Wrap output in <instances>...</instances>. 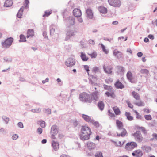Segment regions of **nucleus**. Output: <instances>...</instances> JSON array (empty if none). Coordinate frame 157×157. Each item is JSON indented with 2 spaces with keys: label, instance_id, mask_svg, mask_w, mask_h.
I'll use <instances>...</instances> for the list:
<instances>
[{
  "label": "nucleus",
  "instance_id": "nucleus-42",
  "mask_svg": "<svg viewBox=\"0 0 157 157\" xmlns=\"http://www.w3.org/2000/svg\"><path fill=\"white\" fill-rule=\"evenodd\" d=\"M134 112L135 113L136 115V117L138 119H141L142 118V116L140 115L139 113L136 110H134Z\"/></svg>",
  "mask_w": 157,
  "mask_h": 157
},
{
  "label": "nucleus",
  "instance_id": "nucleus-9",
  "mask_svg": "<svg viewBox=\"0 0 157 157\" xmlns=\"http://www.w3.org/2000/svg\"><path fill=\"white\" fill-rule=\"evenodd\" d=\"M127 79L132 83H135L136 81L134 78L132 74L131 71H128L126 74Z\"/></svg>",
  "mask_w": 157,
  "mask_h": 157
},
{
  "label": "nucleus",
  "instance_id": "nucleus-29",
  "mask_svg": "<svg viewBox=\"0 0 157 157\" xmlns=\"http://www.w3.org/2000/svg\"><path fill=\"white\" fill-rule=\"evenodd\" d=\"M125 115L127 117V119L128 120L132 121L133 120V117L131 116L130 113L126 112Z\"/></svg>",
  "mask_w": 157,
  "mask_h": 157
},
{
  "label": "nucleus",
  "instance_id": "nucleus-37",
  "mask_svg": "<svg viewBox=\"0 0 157 157\" xmlns=\"http://www.w3.org/2000/svg\"><path fill=\"white\" fill-rule=\"evenodd\" d=\"M20 41L21 42H25L26 41L25 36L22 34H21L20 36Z\"/></svg>",
  "mask_w": 157,
  "mask_h": 157
},
{
  "label": "nucleus",
  "instance_id": "nucleus-46",
  "mask_svg": "<svg viewBox=\"0 0 157 157\" xmlns=\"http://www.w3.org/2000/svg\"><path fill=\"white\" fill-rule=\"evenodd\" d=\"M84 69H85V70H86V71L88 75H89V66L88 65H84Z\"/></svg>",
  "mask_w": 157,
  "mask_h": 157
},
{
  "label": "nucleus",
  "instance_id": "nucleus-7",
  "mask_svg": "<svg viewBox=\"0 0 157 157\" xmlns=\"http://www.w3.org/2000/svg\"><path fill=\"white\" fill-rule=\"evenodd\" d=\"M108 2L110 5L114 7H119L121 4L120 0H108Z\"/></svg>",
  "mask_w": 157,
  "mask_h": 157
},
{
  "label": "nucleus",
  "instance_id": "nucleus-8",
  "mask_svg": "<svg viewBox=\"0 0 157 157\" xmlns=\"http://www.w3.org/2000/svg\"><path fill=\"white\" fill-rule=\"evenodd\" d=\"M75 61L72 58H69L65 62V65L68 67H71L75 64Z\"/></svg>",
  "mask_w": 157,
  "mask_h": 157
},
{
  "label": "nucleus",
  "instance_id": "nucleus-33",
  "mask_svg": "<svg viewBox=\"0 0 157 157\" xmlns=\"http://www.w3.org/2000/svg\"><path fill=\"white\" fill-rule=\"evenodd\" d=\"M140 72L142 74H143L147 75H148L149 71L147 69H142L140 71Z\"/></svg>",
  "mask_w": 157,
  "mask_h": 157
},
{
  "label": "nucleus",
  "instance_id": "nucleus-34",
  "mask_svg": "<svg viewBox=\"0 0 157 157\" xmlns=\"http://www.w3.org/2000/svg\"><path fill=\"white\" fill-rule=\"evenodd\" d=\"M92 101V99L91 95H89L88 94L87 95V97H86L85 102L90 103H91Z\"/></svg>",
  "mask_w": 157,
  "mask_h": 157
},
{
  "label": "nucleus",
  "instance_id": "nucleus-53",
  "mask_svg": "<svg viewBox=\"0 0 157 157\" xmlns=\"http://www.w3.org/2000/svg\"><path fill=\"white\" fill-rule=\"evenodd\" d=\"M108 113L109 114V116L111 117H114L115 115L114 113H113L111 112H110V110H109L108 111Z\"/></svg>",
  "mask_w": 157,
  "mask_h": 157
},
{
  "label": "nucleus",
  "instance_id": "nucleus-26",
  "mask_svg": "<svg viewBox=\"0 0 157 157\" xmlns=\"http://www.w3.org/2000/svg\"><path fill=\"white\" fill-rule=\"evenodd\" d=\"M112 109L116 115H119L121 114V111L119 109L117 106H115L113 107Z\"/></svg>",
  "mask_w": 157,
  "mask_h": 157
},
{
  "label": "nucleus",
  "instance_id": "nucleus-11",
  "mask_svg": "<svg viewBox=\"0 0 157 157\" xmlns=\"http://www.w3.org/2000/svg\"><path fill=\"white\" fill-rule=\"evenodd\" d=\"M103 68L104 71L106 73L108 74H112V67L111 66L104 65Z\"/></svg>",
  "mask_w": 157,
  "mask_h": 157
},
{
  "label": "nucleus",
  "instance_id": "nucleus-54",
  "mask_svg": "<svg viewBox=\"0 0 157 157\" xmlns=\"http://www.w3.org/2000/svg\"><path fill=\"white\" fill-rule=\"evenodd\" d=\"M18 125L19 126V127L20 128H23V124L21 122H19L18 123Z\"/></svg>",
  "mask_w": 157,
  "mask_h": 157
},
{
  "label": "nucleus",
  "instance_id": "nucleus-32",
  "mask_svg": "<svg viewBox=\"0 0 157 157\" xmlns=\"http://www.w3.org/2000/svg\"><path fill=\"white\" fill-rule=\"evenodd\" d=\"M142 148L143 150L147 153L148 152L151 150V148L149 146H144Z\"/></svg>",
  "mask_w": 157,
  "mask_h": 157
},
{
  "label": "nucleus",
  "instance_id": "nucleus-52",
  "mask_svg": "<svg viewBox=\"0 0 157 157\" xmlns=\"http://www.w3.org/2000/svg\"><path fill=\"white\" fill-rule=\"evenodd\" d=\"M143 111L144 112L146 113H149L150 112V111L149 110V109L146 108H144L143 109Z\"/></svg>",
  "mask_w": 157,
  "mask_h": 157
},
{
  "label": "nucleus",
  "instance_id": "nucleus-28",
  "mask_svg": "<svg viewBox=\"0 0 157 157\" xmlns=\"http://www.w3.org/2000/svg\"><path fill=\"white\" fill-rule=\"evenodd\" d=\"M116 123L119 129L123 128V124L121 122L117 120L116 121Z\"/></svg>",
  "mask_w": 157,
  "mask_h": 157
},
{
  "label": "nucleus",
  "instance_id": "nucleus-64",
  "mask_svg": "<svg viewBox=\"0 0 157 157\" xmlns=\"http://www.w3.org/2000/svg\"><path fill=\"white\" fill-rule=\"evenodd\" d=\"M60 157H70L69 156L67 155H62Z\"/></svg>",
  "mask_w": 157,
  "mask_h": 157
},
{
  "label": "nucleus",
  "instance_id": "nucleus-41",
  "mask_svg": "<svg viewBox=\"0 0 157 157\" xmlns=\"http://www.w3.org/2000/svg\"><path fill=\"white\" fill-rule=\"evenodd\" d=\"M88 54L92 58H95L97 56V54L95 52H93L91 54Z\"/></svg>",
  "mask_w": 157,
  "mask_h": 157
},
{
  "label": "nucleus",
  "instance_id": "nucleus-48",
  "mask_svg": "<svg viewBox=\"0 0 157 157\" xmlns=\"http://www.w3.org/2000/svg\"><path fill=\"white\" fill-rule=\"evenodd\" d=\"M29 3V1L28 0H25L24 5L25 7H27V5Z\"/></svg>",
  "mask_w": 157,
  "mask_h": 157
},
{
  "label": "nucleus",
  "instance_id": "nucleus-60",
  "mask_svg": "<svg viewBox=\"0 0 157 157\" xmlns=\"http://www.w3.org/2000/svg\"><path fill=\"white\" fill-rule=\"evenodd\" d=\"M137 54L139 57H141L143 56V53L141 52H138Z\"/></svg>",
  "mask_w": 157,
  "mask_h": 157
},
{
  "label": "nucleus",
  "instance_id": "nucleus-20",
  "mask_svg": "<svg viewBox=\"0 0 157 157\" xmlns=\"http://www.w3.org/2000/svg\"><path fill=\"white\" fill-rule=\"evenodd\" d=\"M13 3V0H6L4 4V6L8 7L12 6Z\"/></svg>",
  "mask_w": 157,
  "mask_h": 157
},
{
  "label": "nucleus",
  "instance_id": "nucleus-19",
  "mask_svg": "<svg viewBox=\"0 0 157 157\" xmlns=\"http://www.w3.org/2000/svg\"><path fill=\"white\" fill-rule=\"evenodd\" d=\"M98 9L101 13L103 14H106L107 12V8L103 6L98 7Z\"/></svg>",
  "mask_w": 157,
  "mask_h": 157
},
{
  "label": "nucleus",
  "instance_id": "nucleus-55",
  "mask_svg": "<svg viewBox=\"0 0 157 157\" xmlns=\"http://www.w3.org/2000/svg\"><path fill=\"white\" fill-rule=\"evenodd\" d=\"M103 86L105 89L106 90H108L110 88V86H108L104 84L103 85Z\"/></svg>",
  "mask_w": 157,
  "mask_h": 157
},
{
  "label": "nucleus",
  "instance_id": "nucleus-24",
  "mask_svg": "<svg viewBox=\"0 0 157 157\" xmlns=\"http://www.w3.org/2000/svg\"><path fill=\"white\" fill-rule=\"evenodd\" d=\"M86 13L87 16L90 18H92L93 17V14L92 10L90 9H88L86 11Z\"/></svg>",
  "mask_w": 157,
  "mask_h": 157
},
{
  "label": "nucleus",
  "instance_id": "nucleus-23",
  "mask_svg": "<svg viewBox=\"0 0 157 157\" xmlns=\"http://www.w3.org/2000/svg\"><path fill=\"white\" fill-rule=\"evenodd\" d=\"M115 86L117 88L122 89L124 88V86L119 80L117 81L115 84Z\"/></svg>",
  "mask_w": 157,
  "mask_h": 157
},
{
  "label": "nucleus",
  "instance_id": "nucleus-2",
  "mask_svg": "<svg viewBox=\"0 0 157 157\" xmlns=\"http://www.w3.org/2000/svg\"><path fill=\"white\" fill-rule=\"evenodd\" d=\"M136 128L137 130L132 134V136L136 141L141 142L143 140L144 138L140 131H141L144 134H146L147 130L143 127L137 126Z\"/></svg>",
  "mask_w": 157,
  "mask_h": 157
},
{
  "label": "nucleus",
  "instance_id": "nucleus-36",
  "mask_svg": "<svg viewBox=\"0 0 157 157\" xmlns=\"http://www.w3.org/2000/svg\"><path fill=\"white\" fill-rule=\"evenodd\" d=\"M52 13V11L51 10L46 11H45V13L43 15V17H48Z\"/></svg>",
  "mask_w": 157,
  "mask_h": 157
},
{
  "label": "nucleus",
  "instance_id": "nucleus-58",
  "mask_svg": "<svg viewBox=\"0 0 157 157\" xmlns=\"http://www.w3.org/2000/svg\"><path fill=\"white\" fill-rule=\"evenodd\" d=\"M55 29L52 28V29L50 31V34L51 35H52L53 34V33L55 32Z\"/></svg>",
  "mask_w": 157,
  "mask_h": 157
},
{
  "label": "nucleus",
  "instance_id": "nucleus-31",
  "mask_svg": "<svg viewBox=\"0 0 157 157\" xmlns=\"http://www.w3.org/2000/svg\"><path fill=\"white\" fill-rule=\"evenodd\" d=\"M23 7H22L19 10L18 13L17 14V17L19 18H21V16H22V13L23 12Z\"/></svg>",
  "mask_w": 157,
  "mask_h": 157
},
{
  "label": "nucleus",
  "instance_id": "nucleus-14",
  "mask_svg": "<svg viewBox=\"0 0 157 157\" xmlns=\"http://www.w3.org/2000/svg\"><path fill=\"white\" fill-rule=\"evenodd\" d=\"M113 55L117 58H120L122 57V52L119 51L117 49H115L113 52Z\"/></svg>",
  "mask_w": 157,
  "mask_h": 157
},
{
  "label": "nucleus",
  "instance_id": "nucleus-4",
  "mask_svg": "<svg viewBox=\"0 0 157 157\" xmlns=\"http://www.w3.org/2000/svg\"><path fill=\"white\" fill-rule=\"evenodd\" d=\"M58 132V127L56 125H54L52 126L51 129V138L53 139H55L56 135Z\"/></svg>",
  "mask_w": 157,
  "mask_h": 157
},
{
  "label": "nucleus",
  "instance_id": "nucleus-44",
  "mask_svg": "<svg viewBox=\"0 0 157 157\" xmlns=\"http://www.w3.org/2000/svg\"><path fill=\"white\" fill-rule=\"evenodd\" d=\"M95 157H103L102 153L101 152H98L95 155Z\"/></svg>",
  "mask_w": 157,
  "mask_h": 157
},
{
  "label": "nucleus",
  "instance_id": "nucleus-49",
  "mask_svg": "<svg viewBox=\"0 0 157 157\" xmlns=\"http://www.w3.org/2000/svg\"><path fill=\"white\" fill-rule=\"evenodd\" d=\"M18 135L16 134L13 135L12 136L13 139L14 140L17 139L18 138Z\"/></svg>",
  "mask_w": 157,
  "mask_h": 157
},
{
  "label": "nucleus",
  "instance_id": "nucleus-25",
  "mask_svg": "<svg viewBox=\"0 0 157 157\" xmlns=\"http://www.w3.org/2000/svg\"><path fill=\"white\" fill-rule=\"evenodd\" d=\"M80 56L82 60L84 61H87L89 59V57L84 52H81Z\"/></svg>",
  "mask_w": 157,
  "mask_h": 157
},
{
  "label": "nucleus",
  "instance_id": "nucleus-45",
  "mask_svg": "<svg viewBox=\"0 0 157 157\" xmlns=\"http://www.w3.org/2000/svg\"><path fill=\"white\" fill-rule=\"evenodd\" d=\"M40 125L43 128H44L45 126V123L44 121H40Z\"/></svg>",
  "mask_w": 157,
  "mask_h": 157
},
{
  "label": "nucleus",
  "instance_id": "nucleus-51",
  "mask_svg": "<svg viewBox=\"0 0 157 157\" xmlns=\"http://www.w3.org/2000/svg\"><path fill=\"white\" fill-rule=\"evenodd\" d=\"M77 32L76 31L74 32H71L69 33V35L70 36H74L75 35V33Z\"/></svg>",
  "mask_w": 157,
  "mask_h": 157
},
{
  "label": "nucleus",
  "instance_id": "nucleus-43",
  "mask_svg": "<svg viewBox=\"0 0 157 157\" xmlns=\"http://www.w3.org/2000/svg\"><path fill=\"white\" fill-rule=\"evenodd\" d=\"M144 117L147 120H151L152 119L151 116L150 115H145Z\"/></svg>",
  "mask_w": 157,
  "mask_h": 157
},
{
  "label": "nucleus",
  "instance_id": "nucleus-35",
  "mask_svg": "<svg viewBox=\"0 0 157 157\" xmlns=\"http://www.w3.org/2000/svg\"><path fill=\"white\" fill-rule=\"evenodd\" d=\"M105 94L108 97L114 98L115 97L114 93L113 92H107Z\"/></svg>",
  "mask_w": 157,
  "mask_h": 157
},
{
  "label": "nucleus",
  "instance_id": "nucleus-16",
  "mask_svg": "<svg viewBox=\"0 0 157 157\" xmlns=\"http://www.w3.org/2000/svg\"><path fill=\"white\" fill-rule=\"evenodd\" d=\"M98 92L97 91L91 94L92 101H94V102L97 101L98 99Z\"/></svg>",
  "mask_w": 157,
  "mask_h": 157
},
{
  "label": "nucleus",
  "instance_id": "nucleus-18",
  "mask_svg": "<svg viewBox=\"0 0 157 157\" xmlns=\"http://www.w3.org/2000/svg\"><path fill=\"white\" fill-rule=\"evenodd\" d=\"M67 24L70 26L72 25L75 24V20L73 17H71L67 19Z\"/></svg>",
  "mask_w": 157,
  "mask_h": 157
},
{
  "label": "nucleus",
  "instance_id": "nucleus-17",
  "mask_svg": "<svg viewBox=\"0 0 157 157\" xmlns=\"http://www.w3.org/2000/svg\"><path fill=\"white\" fill-rule=\"evenodd\" d=\"M73 13L74 16L77 17H79L82 15L80 10L77 8H75L74 10Z\"/></svg>",
  "mask_w": 157,
  "mask_h": 157
},
{
  "label": "nucleus",
  "instance_id": "nucleus-21",
  "mask_svg": "<svg viewBox=\"0 0 157 157\" xmlns=\"http://www.w3.org/2000/svg\"><path fill=\"white\" fill-rule=\"evenodd\" d=\"M34 35V30L32 29H29L27 33V37L28 38L30 37H33Z\"/></svg>",
  "mask_w": 157,
  "mask_h": 157
},
{
  "label": "nucleus",
  "instance_id": "nucleus-1",
  "mask_svg": "<svg viewBox=\"0 0 157 157\" xmlns=\"http://www.w3.org/2000/svg\"><path fill=\"white\" fill-rule=\"evenodd\" d=\"M92 133L91 129L89 127L86 125L82 126L79 135L80 138L82 140H88Z\"/></svg>",
  "mask_w": 157,
  "mask_h": 157
},
{
  "label": "nucleus",
  "instance_id": "nucleus-13",
  "mask_svg": "<svg viewBox=\"0 0 157 157\" xmlns=\"http://www.w3.org/2000/svg\"><path fill=\"white\" fill-rule=\"evenodd\" d=\"M88 94L86 92H83L79 94V99L80 100L84 102H85Z\"/></svg>",
  "mask_w": 157,
  "mask_h": 157
},
{
  "label": "nucleus",
  "instance_id": "nucleus-39",
  "mask_svg": "<svg viewBox=\"0 0 157 157\" xmlns=\"http://www.w3.org/2000/svg\"><path fill=\"white\" fill-rule=\"evenodd\" d=\"M90 122L93 124L96 127H98L99 126V123L98 122L95 121L93 120H92Z\"/></svg>",
  "mask_w": 157,
  "mask_h": 157
},
{
  "label": "nucleus",
  "instance_id": "nucleus-15",
  "mask_svg": "<svg viewBox=\"0 0 157 157\" xmlns=\"http://www.w3.org/2000/svg\"><path fill=\"white\" fill-rule=\"evenodd\" d=\"M51 144L52 147L55 151H57L59 149V144L58 142L53 140L52 141Z\"/></svg>",
  "mask_w": 157,
  "mask_h": 157
},
{
  "label": "nucleus",
  "instance_id": "nucleus-38",
  "mask_svg": "<svg viewBox=\"0 0 157 157\" xmlns=\"http://www.w3.org/2000/svg\"><path fill=\"white\" fill-rule=\"evenodd\" d=\"M101 46L103 52L106 54H107L109 52L108 50L105 48V46L102 44H101Z\"/></svg>",
  "mask_w": 157,
  "mask_h": 157
},
{
  "label": "nucleus",
  "instance_id": "nucleus-62",
  "mask_svg": "<svg viewBox=\"0 0 157 157\" xmlns=\"http://www.w3.org/2000/svg\"><path fill=\"white\" fill-rule=\"evenodd\" d=\"M118 24V22L117 21H114L112 22V24L114 25H117Z\"/></svg>",
  "mask_w": 157,
  "mask_h": 157
},
{
  "label": "nucleus",
  "instance_id": "nucleus-59",
  "mask_svg": "<svg viewBox=\"0 0 157 157\" xmlns=\"http://www.w3.org/2000/svg\"><path fill=\"white\" fill-rule=\"evenodd\" d=\"M152 136L154 139H155L157 140V134L154 133L152 134Z\"/></svg>",
  "mask_w": 157,
  "mask_h": 157
},
{
  "label": "nucleus",
  "instance_id": "nucleus-10",
  "mask_svg": "<svg viewBox=\"0 0 157 157\" xmlns=\"http://www.w3.org/2000/svg\"><path fill=\"white\" fill-rule=\"evenodd\" d=\"M117 136L123 137L126 135L127 132L125 128H123L119 129L118 132H117Z\"/></svg>",
  "mask_w": 157,
  "mask_h": 157
},
{
  "label": "nucleus",
  "instance_id": "nucleus-57",
  "mask_svg": "<svg viewBox=\"0 0 157 157\" xmlns=\"http://www.w3.org/2000/svg\"><path fill=\"white\" fill-rule=\"evenodd\" d=\"M89 42L90 44L92 45H94L95 44V42L93 40H89Z\"/></svg>",
  "mask_w": 157,
  "mask_h": 157
},
{
  "label": "nucleus",
  "instance_id": "nucleus-63",
  "mask_svg": "<svg viewBox=\"0 0 157 157\" xmlns=\"http://www.w3.org/2000/svg\"><path fill=\"white\" fill-rule=\"evenodd\" d=\"M46 142H47V140L45 139H43L42 140V141H41V143L42 144H45V143H46Z\"/></svg>",
  "mask_w": 157,
  "mask_h": 157
},
{
  "label": "nucleus",
  "instance_id": "nucleus-12",
  "mask_svg": "<svg viewBox=\"0 0 157 157\" xmlns=\"http://www.w3.org/2000/svg\"><path fill=\"white\" fill-rule=\"evenodd\" d=\"M132 155L133 156L137 157H141L143 155L142 151L140 149H137L134 151L132 153Z\"/></svg>",
  "mask_w": 157,
  "mask_h": 157
},
{
  "label": "nucleus",
  "instance_id": "nucleus-30",
  "mask_svg": "<svg viewBox=\"0 0 157 157\" xmlns=\"http://www.w3.org/2000/svg\"><path fill=\"white\" fill-rule=\"evenodd\" d=\"M98 105L101 110H102L103 109L104 107V104L103 101H100L98 102Z\"/></svg>",
  "mask_w": 157,
  "mask_h": 157
},
{
  "label": "nucleus",
  "instance_id": "nucleus-47",
  "mask_svg": "<svg viewBox=\"0 0 157 157\" xmlns=\"http://www.w3.org/2000/svg\"><path fill=\"white\" fill-rule=\"evenodd\" d=\"M99 71V68L96 67H94L93 69V71L94 72H98Z\"/></svg>",
  "mask_w": 157,
  "mask_h": 157
},
{
  "label": "nucleus",
  "instance_id": "nucleus-56",
  "mask_svg": "<svg viewBox=\"0 0 157 157\" xmlns=\"http://www.w3.org/2000/svg\"><path fill=\"white\" fill-rule=\"evenodd\" d=\"M124 143V141L121 142V141H119L117 144V146H122Z\"/></svg>",
  "mask_w": 157,
  "mask_h": 157
},
{
  "label": "nucleus",
  "instance_id": "nucleus-3",
  "mask_svg": "<svg viewBox=\"0 0 157 157\" xmlns=\"http://www.w3.org/2000/svg\"><path fill=\"white\" fill-rule=\"evenodd\" d=\"M132 95L136 100L139 101L135 103V105L138 106H143L144 105V103L140 100V96L138 93L133 91L132 92Z\"/></svg>",
  "mask_w": 157,
  "mask_h": 157
},
{
  "label": "nucleus",
  "instance_id": "nucleus-6",
  "mask_svg": "<svg viewBox=\"0 0 157 157\" xmlns=\"http://www.w3.org/2000/svg\"><path fill=\"white\" fill-rule=\"evenodd\" d=\"M137 145L134 142H131L127 143L125 146V148L127 150H131L134 148L137 147Z\"/></svg>",
  "mask_w": 157,
  "mask_h": 157
},
{
  "label": "nucleus",
  "instance_id": "nucleus-61",
  "mask_svg": "<svg viewBox=\"0 0 157 157\" xmlns=\"http://www.w3.org/2000/svg\"><path fill=\"white\" fill-rule=\"evenodd\" d=\"M148 37L149 38L151 39H154V37L153 35L150 34L148 36Z\"/></svg>",
  "mask_w": 157,
  "mask_h": 157
},
{
  "label": "nucleus",
  "instance_id": "nucleus-22",
  "mask_svg": "<svg viewBox=\"0 0 157 157\" xmlns=\"http://www.w3.org/2000/svg\"><path fill=\"white\" fill-rule=\"evenodd\" d=\"M87 147L90 150L94 149L96 147V145L94 143L91 142H88L87 143Z\"/></svg>",
  "mask_w": 157,
  "mask_h": 157
},
{
  "label": "nucleus",
  "instance_id": "nucleus-40",
  "mask_svg": "<svg viewBox=\"0 0 157 157\" xmlns=\"http://www.w3.org/2000/svg\"><path fill=\"white\" fill-rule=\"evenodd\" d=\"M126 103H127L128 105V107L131 109H132L133 108V105L131 103L130 101L128 100L126 101Z\"/></svg>",
  "mask_w": 157,
  "mask_h": 157
},
{
  "label": "nucleus",
  "instance_id": "nucleus-5",
  "mask_svg": "<svg viewBox=\"0 0 157 157\" xmlns=\"http://www.w3.org/2000/svg\"><path fill=\"white\" fill-rule=\"evenodd\" d=\"M13 40V38L10 37L6 39L2 43V45L3 47L8 48L11 45Z\"/></svg>",
  "mask_w": 157,
  "mask_h": 157
},
{
  "label": "nucleus",
  "instance_id": "nucleus-27",
  "mask_svg": "<svg viewBox=\"0 0 157 157\" xmlns=\"http://www.w3.org/2000/svg\"><path fill=\"white\" fill-rule=\"evenodd\" d=\"M82 117L84 119L86 122H91V121H92L91 117L86 115L82 114Z\"/></svg>",
  "mask_w": 157,
  "mask_h": 157
},
{
  "label": "nucleus",
  "instance_id": "nucleus-50",
  "mask_svg": "<svg viewBox=\"0 0 157 157\" xmlns=\"http://www.w3.org/2000/svg\"><path fill=\"white\" fill-rule=\"evenodd\" d=\"M37 131L38 133L39 134H41L42 133V129L41 128H39L37 129Z\"/></svg>",
  "mask_w": 157,
  "mask_h": 157
}]
</instances>
